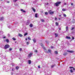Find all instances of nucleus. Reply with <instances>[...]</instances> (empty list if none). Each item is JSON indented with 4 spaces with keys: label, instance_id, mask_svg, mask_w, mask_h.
Listing matches in <instances>:
<instances>
[{
    "label": "nucleus",
    "instance_id": "obj_1",
    "mask_svg": "<svg viewBox=\"0 0 75 75\" xmlns=\"http://www.w3.org/2000/svg\"><path fill=\"white\" fill-rule=\"evenodd\" d=\"M69 68L71 69L70 71L71 73H73L74 72V71H75V69L74 68L72 67H69Z\"/></svg>",
    "mask_w": 75,
    "mask_h": 75
},
{
    "label": "nucleus",
    "instance_id": "obj_2",
    "mask_svg": "<svg viewBox=\"0 0 75 75\" xmlns=\"http://www.w3.org/2000/svg\"><path fill=\"white\" fill-rule=\"evenodd\" d=\"M61 2H57L56 3H55L54 4V5L57 7L61 3Z\"/></svg>",
    "mask_w": 75,
    "mask_h": 75
},
{
    "label": "nucleus",
    "instance_id": "obj_3",
    "mask_svg": "<svg viewBox=\"0 0 75 75\" xmlns=\"http://www.w3.org/2000/svg\"><path fill=\"white\" fill-rule=\"evenodd\" d=\"M10 45H6L5 46L4 48L5 49H7V48H9Z\"/></svg>",
    "mask_w": 75,
    "mask_h": 75
},
{
    "label": "nucleus",
    "instance_id": "obj_4",
    "mask_svg": "<svg viewBox=\"0 0 75 75\" xmlns=\"http://www.w3.org/2000/svg\"><path fill=\"white\" fill-rule=\"evenodd\" d=\"M48 13H49V14H54V11H51V10H50L49 12Z\"/></svg>",
    "mask_w": 75,
    "mask_h": 75
},
{
    "label": "nucleus",
    "instance_id": "obj_5",
    "mask_svg": "<svg viewBox=\"0 0 75 75\" xmlns=\"http://www.w3.org/2000/svg\"><path fill=\"white\" fill-rule=\"evenodd\" d=\"M67 52H69V53H73L74 51L67 50Z\"/></svg>",
    "mask_w": 75,
    "mask_h": 75
},
{
    "label": "nucleus",
    "instance_id": "obj_6",
    "mask_svg": "<svg viewBox=\"0 0 75 75\" xmlns=\"http://www.w3.org/2000/svg\"><path fill=\"white\" fill-rule=\"evenodd\" d=\"M33 42L34 43H35V42H36V39H33Z\"/></svg>",
    "mask_w": 75,
    "mask_h": 75
},
{
    "label": "nucleus",
    "instance_id": "obj_7",
    "mask_svg": "<svg viewBox=\"0 0 75 75\" xmlns=\"http://www.w3.org/2000/svg\"><path fill=\"white\" fill-rule=\"evenodd\" d=\"M66 39H69V40H70V39H71V37L67 36L66 37Z\"/></svg>",
    "mask_w": 75,
    "mask_h": 75
},
{
    "label": "nucleus",
    "instance_id": "obj_8",
    "mask_svg": "<svg viewBox=\"0 0 75 75\" xmlns=\"http://www.w3.org/2000/svg\"><path fill=\"white\" fill-rule=\"evenodd\" d=\"M32 53H30L29 54L28 57L29 58H30V57H31V56H32Z\"/></svg>",
    "mask_w": 75,
    "mask_h": 75
},
{
    "label": "nucleus",
    "instance_id": "obj_9",
    "mask_svg": "<svg viewBox=\"0 0 75 75\" xmlns=\"http://www.w3.org/2000/svg\"><path fill=\"white\" fill-rule=\"evenodd\" d=\"M21 11H22V12H23V13H25V11H24L23 9H21Z\"/></svg>",
    "mask_w": 75,
    "mask_h": 75
},
{
    "label": "nucleus",
    "instance_id": "obj_10",
    "mask_svg": "<svg viewBox=\"0 0 75 75\" xmlns=\"http://www.w3.org/2000/svg\"><path fill=\"white\" fill-rule=\"evenodd\" d=\"M29 23H30V21L28 20L27 23H26V25H28L29 24Z\"/></svg>",
    "mask_w": 75,
    "mask_h": 75
},
{
    "label": "nucleus",
    "instance_id": "obj_11",
    "mask_svg": "<svg viewBox=\"0 0 75 75\" xmlns=\"http://www.w3.org/2000/svg\"><path fill=\"white\" fill-rule=\"evenodd\" d=\"M28 64H31V60H29L28 61Z\"/></svg>",
    "mask_w": 75,
    "mask_h": 75
},
{
    "label": "nucleus",
    "instance_id": "obj_12",
    "mask_svg": "<svg viewBox=\"0 0 75 75\" xmlns=\"http://www.w3.org/2000/svg\"><path fill=\"white\" fill-rule=\"evenodd\" d=\"M32 9L33 11H34V12H35V9L34 8H32Z\"/></svg>",
    "mask_w": 75,
    "mask_h": 75
},
{
    "label": "nucleus",
    "instance_id": "obj_13",
    "mask_svg": "<svg viewBox=\"0 0 75 75\" xmlns=\"http://www.w3.org/2000/svg\"><path fill=\"white\" fill-rule=\"evenodd\" d=\"M33 25L32 24H30V27H33Z\"/></svg>",
    "mask_w": 75,
    "mask_h": 75
},
{
    "label": "nucleus",
    "instance_id": "obj_14",
    "mask_svg": "<svg viewBox=\"0 0 75 75\" xmlns=\"http://www.w3.org/2000/svg\"><path fill=\"white\" fill-rule=\"evenodd\" d=\"M41 21H42V22H45V21L43 19H41Z\"/></svg>",
    "mask_w": 75,
    "mask_h": 75
},
{
    "label": "nucleus",
    "instance_id": "obj_15",
    "mask_svg": "<svg viewBox=\"0 0 75 75\" xmlns=\"http://www.w3.org/2000/svg\"><path fill=\"white\" fill-rule=\"evenodd\" d=\"M4 18H3V17H2L1 18H0V20H4Z\"/></svg>",
    "mask_w": 75,
    "mask_h": 75
},
{
    "label": "nucleus",
    "instance_id": "obj_16",
    "mask_svg": "<svg viewBox=\"0 0 75 75\" xmlns=\"http://www.w3.org/2000/svg\"><path fill=\"white\" fill-rule=\"evenodd\" d=\"M18 35L19 37H23V35L20 33L18 34Z\"/></svg>",
    "mask_w": 75,
    "mask_h": 75
},
{
    "label": "nucleus",
    "instance_id": "obj_17",
    "mask_svg": "<svg viewBox=\"0 0 75 75\" xmlns=\"http://www.w3.org/2000/svg\"><path fill=\"white\" fill-rule=\"evenodd\" d=\"M67 54L68 53H65L63 55H64V56H65L66 55H67Z\"/></svg>",
    "mask_w": 75,
    "mask_h": 75
},
{
    "label": "nucleus",
    "instance_id": "obj_18",
    "mask_svg": "<svg viewBox=\"0 0 75 75\" xmlns=\"http://www.w3.org/2000/svg\"><path fill=\"white\" fill-rule=\"evenodd\" d=\"M6 42H9V40H8V39H6Z\"/></svg>",
    "mask_w": 75,
    "mask_h": 75
},
{
    "label": "nucleus",
    "instance_id": "obj_19",
    "mask_svg": "<svg viewBox=\"0 0 75 75\" xmlns=\"http://www.w3.org/2000/svg\"><path fill=\"white\" fill-rule=\"evenodd\" d=\"M12 39L13 40H14V41H15V40H16V38H12Z\"/></svg>",
    "mask_w": 75,
    "mask_h": 75
},
{
    "label": "nucleus",
    "instance_id": "obj_20",
    "mask_svg": "<svg viewBox=\"0 0 75 75\" xmlns=\"http://www.w3.org/2000/svg\"><path fill=\"white\" fill-rule=\"evenodd\" d=\"M28 39L29 40H31V38H30V37H28Z\"/></svg>",
    "mask_w": 75,
    "mask_h": 75
},
{
    "label": "nucleus",
    "instance_id": "obj_21",
    "mask_svg": "<svg viewBox=\"0 0 75 75\" xmlns=\"http://www.w3.org/2000/svg\"><path fill=\"white\" fill-rule=\"evenodd\" d=\"M62 11H66V10H67L65 9H62Z\"/></svg>",
    "mask_w": 75,
    "mask_h": 75
},
{
    "label": "nucleus",
    "instance_id": "obj_22",
    "mask_svg": "<svg viewBox=\"0 0 75 75\" xmlns=\"http://www.w3.org/2000/svg\"><path fill=\"white\" fill-rule=\"evenodd\" d=\"M55 37H58V34L57 33H55Z\"/></svg>",
    "mask_w": 75,
    "mask_h": 75
},
{
    "label": "nucleus",
    "instance_id": "obj_23",
    "mask_svg": "<svg viewBox=\"0 0 75 75\" xmlns=\"http://www.w3.org/2000/svg\"><path fill=\"white\" fill-rule=\"evenodd\" d=\"M55 53L56 54H58V52H57V51H55Z\"/></svg>",
    "mask_w": 75,
    "mask_h": 75
},
{
    "label": "nucleus",
    "instance_id": "obj_24",
    "mask_svg": "<svg viewBox=\"0 0 75 75\" xmlns=\"http://www.w3.org/2000/svg\"><path fill=\"white\" fill-rule=\"evenodd\" d=\"M55 24H56V25H58V23H57V22H56L55 23Z\"/></svg>",
    "mask_w": 75,
    "mask_h": 75
},
{
    "label": "nucleus",
    "instance_id": "obj_25",
    "mask_svg": "<svg viewBox=\"0 0 75 75\" xmlns=\"http://www.w3.org/2000/svg\"><path fill=\"white\" fill-rule=\"evenodd\" d=\"M48 51L49 52H51V50H48Z\"/></svg>",
    "mask_w": 75,
    "mask_h": 75
},
{
    "label": "nucleus",
    "instance_id": "obj_26",
    "mask_svg": "<svg viewBox=\"0 0 75 75\" xmlns=\"http://www.w3.org/2000/svg\"><path fill=\"white\" fill-rule=\"evenodd\" d=\"M35 17H38V16H37V13H36L35 14Z\"/></svg>",
    "mask_w": 75,
    "mask_h": 75
},
{
    "label": "nucleus",
    "instance_id": "obj_27",
    "mask_svg": "<svg viewBox=\"0 0 75 75\" xmlns=\"http://www.w3.org/2000/svg\"><path fill=\"white\" fill-rule=\"evenodd\" d=\"M17 1H18V0H13V2H16Z\"/></svg>",
    "mask_w": 75,
    "mask_h": 75
},
{
    "label": "nucleus",
    "instance_id": "obj_28",
    "mask_svg": "<svg viewBox=\"0 0 75 75\" xmlns=\"http://www.w3.org/2000/svg\"><path fill=\"white\" fill-rule=\"evenodd\" d=\"M27 34H28V33H25L24 34V36H25V35H27Z\"/></svg>",
    "mask_w": 75,
    "mask_h": 75
},
{
    "label": "nucleus",
    "instance_id": "obj_29",
    "mask_svg": "<svg viewBox=\"0 0 75 75\" xmlns=\"http://www.w3.org/2000/svg\"><path fill=\"white\" fill-rule=\"evenodd\" d=\"M68 27L67 26L66 28V29L67 31L68 30Z\"/></svg>",
    "mask_w": 75,
    "mask_h": 75
},
{
    "label": "nucleus",
    "instance_id": "obj_30",
    "mask_svg": "<svg viewBox=\"0 0 75 75\" xmlns=\"http://www.w3.org/2000/svg\"><path fill=\"white\" fill-rule=\"evenodd\" d=\"M26 44L27 45H29V42H26Z\"/></svg>",
    "mask_w": 75,
    "mask_h": 75
},
{
    "label": "nucleus",
    "instance_id": "obj_31",
    "mask_svg": "<svg viewBox=\"0 0 75 75\" xmlns=\"http://www.w3.org/2000/svg\"><path fill=\"white\" fill-rule=\"evenodd\" d=\"M54 66H55V65H52L51 66V67L53 68L54 67Z\"/></svg>",
    "mask_w": 75,
    "mask_h": 75
},
{
    "label": "nucleus",
    "instance_id": "obj_32",
    "mask_svg": "<svg viewBox=\"0 0 75 75\" xmlns=\"http://www.w3.org/2000/svg\"><path fill=\"white\" fill-rule=\"evenodd\" d=\"M63 16L64 17H66L67 15L65 14H64Z\"/></svg>",
    "mask_w": 75,
    "mask_h": 75
},
{
    "label": "nucleus",
    "instance_id": "obj_33",
    "mask_svg": "<svg viewBox=\"0 0 75 75\" xmlns=\"http://www.w3.org/2000/svg\"><path fill=\"white\" fill-rule=\"evenodd\" d=\"M19 67H16V69H18L19 68Z\"/></svg>",
    "mask_w": 75,
    "mask_h": 75
},
{
    "label": "nucleus",
    "instance_id": "obj_34",
    "mask_svg": "<svg viewBox=\"0 0 75 75\" xmlns=\"http://www.w3.org/2000/svg\"><path fill=\"white\" fill-rule=\"evenodd\" d=\"M45 15H47L48 14V12H45Z\"/></svg>",
    "mask_w": 75,
    "mask_h": 75
},
{
    "label": "nucleus",
    "instance_id": "obj_35",
    "mask_svg": "<svg viewBox=\"0 0 75 75\" xmlns=\"http://www.w3.org/2000/svg\"><path fill=\"white\" fill-rule=\"evenodd\" d=\"M35 52H38V51H37V50H35Z\"/></svg>",
    "mask_w": 75,
    "mask_h": 75
},
{
    "label": "nucleus",
    "instance_id": "obj_36",
    "mask_svg": "<svg viewBox=\"0 0 75 75\" xmlns=\"http://www.w3.org/2000/svg\"><path fill=\"white\" fill-rule=\"evenodd\" d=\"M74 37H72V40H74Z\"/></svg>",
    "mask_w": 75,
    "mask_h": 75
},
{
    "label": "nucleus",
    "instance_id": "obj_37",
    "mask_svg": "<svg viewBox=\"0 0 75 75\" xmlns=\"http://www.w3.org/2000/svg\"><path fill=\"white\" fill-rule=\"evenodd\" d=\"M20 51H21L22 50V49L21 48L19 49Z\"/></svg>",
    "mask_w": 75,
    "mask_h": 75
},
{
    "label": "nucleus",
    "instance_id": "obj_38",
    "mask_svg": "<svg viewBox=\"0 0 75 75\" xmlns=\"http://www.w3.org/2000/svg\"><path fill=\"white\" fill-rule=\"evenodd\" d=\"M74 28L72 27L71 29V30H74Z\"/></svg>",
    "mask_w": 75,
    "mask_h": 75
},
{
    "label": "nucleus",
    "instance_id": "obj_39",
    "mask_svg": "<svg viewBox=\"0 0 75 75\" xmlns=\"http://www.w3.org/2000/svg\"><path fill=\"white\" fill-rule=\"evenodd\" d=\"M12 50V48H10L9 49V51H11Z\"/></svg>",
    "mask_w": 75,
    "mask_h": 75
},
{
    "label": "nucleus",
    "instance_id": "obj_40",
    "mask_svg": "<svg viewBox=\"0 0 75 75\" xmlns=\"http://www.w3.org/2000/svg\"><path fill=\"white\" fill-rule=\"evenodd\" d=\"M51 48H54V47L53 46H51Z\"/></svg>",
    "mask_w": 75,
    "mask_h": 75
},
{
    "label": "nucleus",
    "instance_id": "obj_41",
    "mask_svg": "<svg viewBox=\"0 0 75 75\" xmlns=\"http://www.w3.org/2000/svg\"><path fill=\"white\" fill-rule=\"evenodd\" d=\"M71 6H73V4L72 3H71Z\"/></svg>",
    "mask_w": 75,
    "mask_h": 75
},
{
    "label": "nucleus",
    "instance_id": "obj_42",
    "mask_svg": "<svg viewBox=\"0 0 75 75\" xmlns=\"http://www.w3.org/2000/svg\"><path fill=\"white\" fill-rule=\"evenodd\" d=\"M55 20H57V18H55Z\"/></svg>",
    "mask_w": 75,
    "mask_h": 75
},
{
    "label": "nucleus",
    "instance_id": "obj_43",
    "mask_svg": "<svg viewBox=\"0 0 75 75\" xmlns=\"http://www.w3.org/2000/svg\"><path fill=\"white\" fill-rule=\"evenodd\" d=\"M38 68H40V66H38Z\"/></svg>",
    "mask_w": 75,
    "mask_h": 75
},
{
    "label": "nucleus",
    "instance_id": "obj_44",
    "mask_svg": "<svg viewBox=\"0 0 75 75\" xmlns=\"http://www.w3.org/2000/svg\"><path fill=\"white\" fill-rule=\"evenodd\" d=\"M8 37H9V36H10V34H8Z\"/></svg>",
    "mask_w": 75,
    "mask_h": 75
},
{
    "label": "nucleus",
    "instance_id": "obj_45",
    "mask_svg": "<svg viewBox=\"0 0 75 75\" xmlns=\"http://www.w3.org/2000/svg\"><path fill=\"white\" fill-rule=\"evenodd\" d=\"M6 38V36L4 37H3V38Z\"/></svg>",
    "mask_w": 75,
    "mask_h": 75
},
{
    "label": "nucleus",
    "instance_id": "obj_46",
    "mask_svg": "<svg viewBox=\"0 0 75 75\" xmlns=\"http://www.w3.org/2000/svg\"><path fill=\"white\" fill-rule=\"evenodd\" d=\"M64 4V5H67V3H65Z\"/></svg>",
    "mask_w": 75,
    "mask_h": 75
},
{
    "label": "nucleus",
    "instance_id": "obj_47",
    "mask_svg": "<svg viewBox=\"0 0 75 75\" xmlns=\"http://www.w3.org/2000/svg\"><path fill=\"white\" fill-rule=\"evenodd\" d=\"M59 30H61V28H59Z\"/></svg>",
    "mask_w": 75,
    "mask_h": 75
},
{
    "label": "nucleus",
    "instance_id": "obj_48",
    "mask_svg": "<svg viewBox=\"0 0 75 75\" xmlns=\"http://www.w3.org/2000/svg\"><path fill=\"white\" fill-rule=\"evenodd\" d=\"M44 50H46V49H45V48H44Z\"/></svg>",
    "mask_w": 75,
    "mask_h": 75
},
{
    "label": "nucleus",
    "instance_id": "obj_49",
    "mask_svg": "<svg viewBox=\"0 0 75 75\" xmlns=\"http://www.w3.org/2000/svg\"><path fill=\"white\" fill-rule=\"evenodd\" d=\"M25 40H27V38H26L25 39Z\"/></svg>",
    "mask_w": 75,
    "mask_h": 75
},
{
    "label": "nucleus",
    "instance_id": "obj_50",
    "mask_svg": "<svg viewBox=\"0 0 75 75\" xmlns=\"http://www.w3.org/2000/svg\"><path fill=\"white\" fill-rule=\"evenodd\" d=\"M59 17H61V15H59Z\"/></svg>",
    "mask_w": 75,
    "mask_h": 75
},
{
    "label": "nucleus",
    "instance_id": "obj_51",
    "mask_svg": "<svg viewBox=\"0 0 75 75\" xmlns=\"http://www.w3.org/2000/svg\"><path fill=\"white\" fill-rule=\"evenodd\" d=\"M7 3H9V1L7 2Z\"/></svg>",
    "mask_w": 75,
    "mask_h": 75
},
{
    "label": "nucleus",
    "instance_id": "obj_52",
    "mask_svg": "<svg viewBox=\"0 0 75 75\" xmlns=\"http://www.w3.org/2000/svg\"><path fill=\"white\" fill-rule=\"evenodd\" d=\"M59 20H60V18H59Z\"/></svg>",
    "mask_w": 75,
    "mask_h": 75
},
{
    "label": "nucleus",
    "instance_id": "obj_53",
    "mask_svg": "<svg viewBox=\"0 0 75 75\" xmlns=\"http://www.w3.org/2000/svg\"><path fill=\"white\" fill-rule=\"evenodd\" d=\"M12 70L13 71H14V70H13V69H12Z\"/></svg>",
    "mask_w": 75,
    "mask_h": 75
},
{
    "label": "nucleus",
    "instance_id": "obj_54",
    "mask_svg": "<svg viewBox=\"0 0 75 75\" xmlns=\"http://www.w3.org/2000/svg\"><path fill=\"white\" fill-rule=\"evenodd\" d=\"M42 47H43V45H42Z\"/></svg>",
    "mask_w": 75,
    "mask_h": 75
},
{
    "label": "nucleus",
    "instance_id": "obj_55",
    "mask_svg": "<svg viewBox=\"0 0 75 75\" xmlns=\"http://www.w3.org/2000/svg\"><path fill=\"white\" fill-rule=\"evenodd\" d=\"M47 4H48V3L47 4Z\"/></svg>",
    "mask_w": 75,
    "mask_h": 75
},
{
    "label": "nucleus",
    "instance_id": "obj_56",
    "mask_svg": "<svg viewBox=\"0 0 75 75\" xmlns=\"http://www.w3.org/2000/svg\"><path fill=\"white\" fill-rule=\"evenodd\" d=\"M1 0L2 1V0Z\"/></svg>",
    "mask_w": 75,
    "mask_h": 75
}]
</instances>
